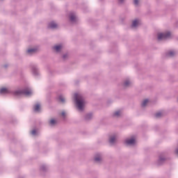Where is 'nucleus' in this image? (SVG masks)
<instances>
[{
  "instance_id": "1",
  "label": "nucleus",
  "mask_w": 178,
  "mask_h": 178,
  "mask_svg": "<svg viewBox=\"0 0 178 178\" xmlns=\"http://www.w3.org/2000/svg\"><path fill=\"white\" fill-rule=\"evenodd\" d=\"M74 99L79 111H83L84 109V106H86V100H84L83 96L79 93H75Z\"/></svg>"
},
{
  "instance_id": "2",
  "label": "nucleus",
  "mask_w": 178,
  "mask_h": 178,
  "mask_svg": "<svg viewBox=\"0 0 178 178\" xmlns=\"http://www.w3.org/2000/svg\"><path fill=\"white\" fill-rule=\"evenodd\" d=\"M15 95H22V94H24V95H31V94H33V92H31V90L30 89H26L24 91H22V90H17L16 92H15Z\"/></svg>"
},
{
  "instance_id": "3",
  "label": "nucleus",
  "mask_w": 178,
  "mask_h": 178,
  "mask_svg": "<svg viewBox=\"0 0 178 178\" xmlns=\"http://www.w3.org/2000/svg\"><path fill=\"white\" fill-rule=\"evenodd\" d=\"M170 33H159L158 40H166L167 38H170Z\"/></svg>"
},
{
  "instance_id": "4",
  "label": "nucleus",
  "mask_w": 178,
  "mask_h": 178,
  "mask_svg": "<svg viewBox=\"0 0 178 178\" xmlns=\"http://www.w3.org/2000/svg\"><path fill=\"white\" fill-rule=\"evenodd\" d=\"M125 144H127V145H134L136 144V139H134V138L127 139L125 140Z\"/></svg>"
},
{
  "instance_id": "5",
  "label": "nucleus",
  "mask_w": 178,
  "mask_h": 178,
  "mask_svg": "<svg viewBox=\"0 0 178 178\" xmlns=\"http://www.w3.org/2000/svg\"><path fill=\"white\" fill-rule=\"evenodd\" d=\"M0 94H9V89L6 88H2L0 90Z\"/></svg>"
},
{
  "instance_id": "6",
  "label": "nucleus",
  "mask_w": 178,
  "mask_h": 178,
  "mask_svg": "<svg viewBox=\"0 0 178 178\" xmlns=\"http://www.w3.org/2000/svg\"><path fill=\"white\" fill-rule=\"evenodd\" d=\"M58 27V24H55V22H51L49 24V29H56Z\"/></svg>"
},
{
  "instance_id": "7",
  "label": "nucleus",
  "mask_w": 178,
  "mask_h": 178,
  "mask_svg": "<svg viewBox=\"0 0 178 178\" xmlns=\"http://www.w3.org/2000/svg\"><path fill=\"white\" fill-rule=\"evenodd\" d=\"M140 24V21L136 19L132 22V27H137Z\"/></svg>"
},
{
  "instance_id": "8",
  "label": "nucleus",
  "mask_w": 178,
  "mask_h": 178,
  "mask_svg": "<svg viewBox=\"0 0 178 178\" xmlns=\"http://www.w3.org/2000/svg\"><path fill=\"white\" fill-rule=\"evenodd\" d=\"M54 49H55L56 52H60V49H62V45L59 44L54 46Z\"/></svg>"
},
{
  "instance_id": "9",
  "label": "nucleus",
  "mask_w": 178,
  "mask_h": 178,
  "mask_svg": "<svg viewBox=\"0 0 178 178\" xmlns=\"http://www.w3.org/2000/svg\"><path fill=\"white\" fill-rule=\"evenodd\" d=\"M41 108V106L40 104H36L34 106V111L35 112H40V109Z\"/></svg>"
},
{
  "instance_id": "10",
  "label": "nucleus",
  "mask_w": 178,
  "mask_h": 178,
  "mask_svg": "<svg viewBox=\"0 0 178 178\" xmlns=\"http://www.w3.org/2000/svg\"><path fill=\"white\" fill-rule=\"evenodd\" d=\"M115 141H116V137L115 136L111 137L109 140L110 144H113Z\"/></svg>"
},
{
  "instance_id": "11",
  "label": "nucleus",
  "mask_w": 178,
  "mask_h": 178,
  "mask_svg": "<svg viewBox=\"0 0 178 178\" xmlns=\"http://www.w3.org/2000/svg\"><path fill=\"white\" fill-rule=\"evenodd\" d=\"M102 158H101V156L100 155H97L95 156V162H99L100 161H102Z\"/></svg>"
},
{
  "instance_id": "12",
  "label": "nucleus",
  "mask_w": 178,
  "mask_h": 178,
  "mask_svg": "<svg viewBox=\"0 0 178 178\" xmlns=\"http://www.w3.org/2000/svg\"><path fill=\"white\" fill-rule=\"evenodd\" d=\"M70 17L71 22H76V15H71Z\"/></svg>"
},
{
  "instance_id": "13",
  "label": "nucleus",
  "mask_w": 178,
  "mask_h": 178,
  "mask_svg": "<svg viewBox=\"0 0 178 178\" xmlns=\"http://www.w3.org/2000/svg\"><path fill=\"white\" fill-rule=\"evenodd\" d=\"M37 51V49H29L28 51H27V52H28V54H33V53H34V52H35Z\"/></svg>"
},
{
  "instance_id": "14",
  "label": "nucleus",
  "mask_w": 178,
  "mask_h": 178,
  "mask_svg": "<svg viewBox=\"0 0 178 178\" xmlns=\"http://www.w3.org/2000/svg\"><path fill=\"white\" fill-rule=\"evenodd\" d=\"M149 101L148 99H145L142 103V106H146L147 104H148Z\"/></svg>"
},
{
  "instance_id": "15",
  "label": "nucleus",
  "mask_w": 178,
  "mask_h": 178,
  "mask_svg": "<svg viewBox=\"0 0 178 178\" xmlns=\"http://www.w3.org/2000/svg\"><path fill=\"white\" fill-rule=\"evenodd\" d=\"M175 54L176 53L175 51H170L168 54V56H175Z\"/></svg>"
},
{
  "instance_id": "16",
  "label": "nucleus",
  "mask_w": 178,
  "mask_h": 178,
  "mask_svg": "<svg viewBox=\"0 0 178 178\" xmlns=\"http://www.w3.org/2000/svg\"><path fill=\"white\" fill-rule=\"evenodd\" d=\"M58 100L60 101V102H65V98L63 97V96H59Z\"/></svg>"
},
{
  "instance_id": "17",
  "label": "nucleus",
  "mask_w": 178,
  "mask_h": 178,
  "mask_svg": "<svg viewBox=\"0 0 178 178\" xmlns=\"http://www.w3.org/2000/svg\"><path fill=\"white\" fill-rule=\"evenodd\" d=\"M162 113L161 112H159V113H156L155 116L156 118H161V116H162Z\"/></svg>"
},
{
  "instance_id": "18",
  "label": "nucleus",
  "mask_w": 178,
  "mask_h": 178,
  "mask_svg": "<svg viewBox=\"0 0 178 178\" xmlns=\"http://www.w3.org/2000/svg\"><path fill=\"white\" fill-rule=\"evenodd\" d=\"M120 111H116L115 113H114L113 115L114 116H120Z\"/></svg>"
},
{
  "instance_id": "19",
  "label": "nucleus",
  "mask_w": 178,
  "mask_h": 178,
  "mask_svg": "<svg viewBox=\"0 0 178 178\" xmlns=\"http://www.w3.org/2000/svg\"><path fill=\"white\" fill-rule=\"evenodd\" d=\"M130 84V81H126L124 83V86L125 87H127V86H129Z\"/></svg>"
},
{
  "instance_id": "20",
  "label": "nucleus",
  "mask_w": 178,
  "mask_h": 178,
  "mask_svg": "<svg viewBox=\"0 0 178 178\" xmlns=\"http://www.w3.org/2000/svg\"><path fill=\"white\" fill-rule=\"evenodd\" d=\"M55 123H56V121L54 119H51L50 120V124H55Z\"/></svg>"
},
{
  "instance_id": "21",
  "label": "nucleus",
  "mask_w": 178,
  "mask_h": 178,
  "mask_svg": "<svg viewBox=\"0 0 178 178\" xmlns=\"http://www.w3.org/2000/svg\"><path fill=\"white\" fill-rule=\"evenodd\" d=\"M134 5H138V0H134Z\"/></svg>"
},
{
  "instance_id": "22",
  "label": "nucleus",
  "mask_w": 178,
  "mask_h": 178,
  "mask_svg": "<svg viewBox=\"0 0 178 178\" xmlns=\"http://www.w3.org/2000/svg\"><path fill=\"white\" fill-rule=\"evenodd\" d=\"M92 115L91 114H88L86 115V119H90V118H91Z\"/></svg>"
},
{
  "instance_id": "23",
  "label": "nucleus",
  "mask_w": 178,
  "mask_h": 178,
  "mask_svg": "<svg viewBox=\"0 0 178 178\" xmlns=\"http://www.w3.org/2000/svg\"><path fill=\"white\" fill-rule=\"evenodd\" d=\"M61 115H62V116H65V111H63L62 113H61Z\"/></svg>"
},
{
  "instance_id": "24",
  "label": "nucleus",
  "mask_w": 178,
  "mask_h": 178,
  "mask_svg": "<svg viewBox=\"0 0 178 178\" xmlns=\"http://www.w3.org/2000/svg\"><path fill=\"white\" fill-rule=\"evenodd\" d=\"M31 133H32V134H33V135L35 134V130H33Z\"/></svg>"
},
{
  "instance_id": "25",
  "label": "nucleus",
  "mask_w": 178,
  "mask_h": 178,
  "mask_svg": "<svg viewBox=\"0 0 178 178\" xmlns=\"http://www.w3.org/2000/svg\"><path fill=\"white\" fill-rule=\"evenodd\" d=\"M176 153L178 154V149L176 150Z\"/></svg>"
},
{
  "instance_id": "26",
  "label": "nucleus",
  "mask_w": 178,
  "mask_h": 178,
  "mask_svg": "<svg viewBox=\"0 0 178 178\" xmlns=\"http://www.w3.org/2000/svg\"><path fill=\"white\" fill-rule=\"evenodd\" d=\"M120 1V2H123V0H119Z\"/></svg>"
},
{
  "instance_id": "27",
  "label": "nucleus",
  "mask_w": 178,
  "mask_h": 178,
  "mask_svg": "<svg viewBox=\"0 0 178 178\" xmlns=\"http://www.w3.org/2000/svg\"><path fill=\"white\" fill-rule=\"evenodd\" d=\"M159 161H162V159L160 158Z\"/></svg>"
}]
</instances>
